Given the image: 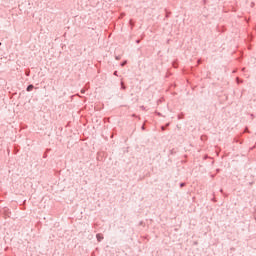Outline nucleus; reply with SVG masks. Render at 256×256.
Listing matches in <instances>:
<instances>
[{"mask_svg":"<svg viewBox=\"0 0 256 256\" xmlns=\"http://www.w3.org/2000/svg\"><path fill=\"white\" fill-rule=\"evenodd\" d=\"M96 239H97L98 243H101L104 239L103 234H101V233L96 234Z\"/></svg>","mask_w":256,"mask_h":256,"instance_id":"obj_1","label":"nucleus"},{"mask_svg":"<svg viewBox=\"0 0 256 256\" xmlns=\"http://www.w3.org/2000/svg\"><path fill=\"white\" fill-rule=\"evenodd\" d=\"M141 129L142 131H145V125H142Z\"/></svg>","mask_w":256,"mask_h":256,"instance_id":"obj_16","label":"nucleus"},{"mask_svg":"<svg viewBox=\"0 0 256 256\" xmlns=\"http://www.w3.org/2000/svg\"><path fill=\"white\" fill-rule=\"evenodd\" d=\"M172 66H173L174 68H177V64H176L175 62L172 63Z\"/></svg>","mask_w":256,"mask_h":256,"instance_id":"obj_13","label":"nucleus"},{"mask_svg":"<svg viewBox=\"0 0 256 256\" xmlns=\"http://www.w3.org/2000/svg\"><path fill=\"white\" fill-rule=\"evenodd\" d=\"M251 117L253 118V117H255L253 114H251Z\"/></svg>","mask_w":256,"mask_h":256,"instance_id":"obj_20","label":"nucleus"},{"mask_svg":"<svg viewBox=\"0 0 256 256\" xmlns=\"http://www.w3.org/2000/svg\"><path fill=\"white\" fill-rule=\"evenodd\" d=\"M198 63H201V60H198Z\"/></svg>","mask_w":256,"mask_h":256,"instance_id":"obj_23","label":"nucleus"},{"mask_svg":"<svg viewBox=\"0 0 256 256\" xmlns=\"http://www.w3.org/2000/svg\"><path fill=\"white\" fill-rule=\"evenodd\" d=\"M121 67H125L127 65V60H124L123 62L120 63Z\"/></svg>","mask_w":256,"mask_h":256,"instance_id":"obj_5","label":"nucleus"},{"mask_svg":"<svg viewBox=\"0 0 256 256\" xmlns=\"http://www.w3.org/2000/svg\"><path fill=\"white\" fill-rule=\"evenodd\" d=\"M141 109H142L143 111H145V106H141Z\"/></svg>","mask_w":256,"mask_h":256,"instance_id":"obj_17","label":"nucleus"},{"mask_svg":"<svg viewBox=\"0 0 256 256\" xmlns=\"http://www.w3.org/2000/svg\"><path fill=\"white\" fill-rule=\"evenodd\" d=\"M1 45H3V43L0 42V47H1Z\"/></svg>","mask_w":256,"mask_h":256,"instance_id":"obj_22","label":"nucleus"},{"mask_svg":"<svg viewBox=\"0 0 256 256\" xmlns=\"http://www.w3.org/2000/svg\"><path fill=\"white\" fill-rule=\"evenodd\" d=\"M220 192L223 193V189H220Z\"/></svg>","mask_w":256,"mask_h":256,"instance_id":"obj_19","label":"nucleus"},{"mask_svg":"<svg viewBox=\"0 0 256 256\" xmlns=\"http://www.w3.org/2000/svg\"><path fill=\"white\" fill-rule=\"evenodd\" d=\"M43 158H44V159H47V154H44Z\"/></svg>","mask_w":256,"mask_h":256,"instance_id":"obj_18","label":"nucleus"},{"mask_svg":"<svg viewBox=\"0 0 256 256\" xmlns=\"http://www.w3.org/2000/svg\"><path fill=\"white\" fill-rule=\"evenodd\" d=\"M178 119H179V120L183 119V114H179V115H178Z\"/></svg>","mask_w":256,"mask_h":256,"instance_id":"obj_10","label":"nucleus"},{"mask_svg":"<svg viewBox=\"0 0 256 256\" xmlns=\"http://www.w3.org/2000/svg\"><path fill=\"white\" fill-rule=\"evenodd\" d=\"M113 75H115V77H119V74L117 71H114Z\"/></svg>","mask_w":256,"mask_h":256,"instance_id":"obj_9","label":"nucleus"},{"mask_svg":"<svg viewBox=\"0 0 256 256\" xmlns=\"http://www.w3.org/2000/svg\"><path fill=\"white\" fill-rule=\"evenodd\" d=\"M255 5V3H252V7Z\"/></svg>","mask_w":256,"mask_h":256,"instance_id":"obj_21","label":"nucleus"},{"mask_svg":"<svg viewBox=\"0 0 256 256\" xmlns=\"http://www.w3.org/2000/svg\"><path fill=\"white\" fill-rule=\"evenodd\" d=\"M185 185H186V184H185L184 182H181V183H180V187H181V188L185 187Z\"/></svg>","mask_w":256,"mask_h":256,"instance_id":"obj_11","label":"nucleus"},{"mask_svg":"<svg viewBox=\"0 0 256 256\" xmlns=\"http://www.w3.org/2000/svg\"><path fill=\"white\" fill-rule=\"evenodd\" d=\"M236 82H237V83H238V85H239V84L243 83V80H241V79L237 78V79H236Z\"/></svg>","mask_w":256,"mask_h":256,"instance_id":"obj_8","label":"nucleus"},{"mask_svg":"<svg viewBox=\"0 0 256 256\" xmlns=\"http://www.w3.org/2000/svg\"><path fill=\"white\" fill-rule=\"evenodd\" d=\"M33 89H35V86L33 84H30L27 86L26 91L29 93V92L33 91Z\"/></svg>","mask_w":256,"mask_h":256,"instance_id":"obj_2","label":"nucleus"},{"mask_svg":"<svg viewBox=\"0 0 256 256\" xmlns=\"http://www.w3.org/2000/svg\"><path fill=\"white\" fill-rule=\"evenodd\" d=\"M136 43H137V45H139V43H141V40H136Z\"/></svg>","mask_w":256,"mask_h":256,"instance_id":"obj_14","label":"nucleus"},{"mask_svg":"<svg viewBox=\"0 0 256 256\" xmlns=\"http://www.w3.org/2000/svg\"><path fill=\"white\" fill-rule=\"evenodd\" d=\"M156 114L158 115V117H161V112H156Z\"/></svg>","mask_w":256,"mask_h":256,"instance_id":"obj_15","label":"nucleus"},{"mask_svg":"<svg viewBox=\"0 0 256 256\" xmlns=\"http://www.w3.org/2000/svg\"><path fill=\"white\" fill-rule=\"evenodd\" d=\"M244 133H249V128H245Z\"/></svg>","mask_w":256,"mask_h":256,"instance_id":"obj_12","label":"nucleus"},{"mask_svg":"<svg viewBox=\"0 0 256 256\" xmlns=\"http://www.w3.org/2000/svg\"><path fill=\"white\" fill-rule=\"evenodd\" d=\"M170 125H171L170 123H166V125L161 126V130H162V131H166V130H167V127H169Z\"/></svg>","mask_w":256,"mask_h":256,"instance_id":"obj_3","label":"nucleus"},{"mask_svg":"<svg viewBox=\"0 0 256 256\" xmlns=\"http://www.w3.org/2000/svg\"><path fill=\"white\" fill-rule=\"evenodd\" d=\"M121 89H122L123 91H125V89H127V86H125V84H124L123 82H121Z\"/></svg>","mask_w":256,"mask_h":256,"instance_id":"obj_4","label":"nucleus"},{"mask_svg":"<svg viewBox=\"0 0 256 256\" xmlns=\"http://www.w3.org/2000/svg\"><path fill=\"white\" fill-rule=\"evenodd\" d=\"M129 24H130V26L133 28V27H135V23L133 22V20H130L129 21Z\"/></svg>","mask_w":256,"mask_h":256,"instance_id":"obj_6","label":"nucleus"},{"mask_svg":"<svg viewBox=\"0 0 256 256\" xmlns=\"http://www.w3.org/2000/svg\"><path fill=\"white\" fill-rule=\"evenodd\" d=\"M116 61H121V55L115 56Z\"/></svg>","mask_w":256,"mask_h":256,"instance_id":"obj_7","label":"nucleus"}]
</instances>
